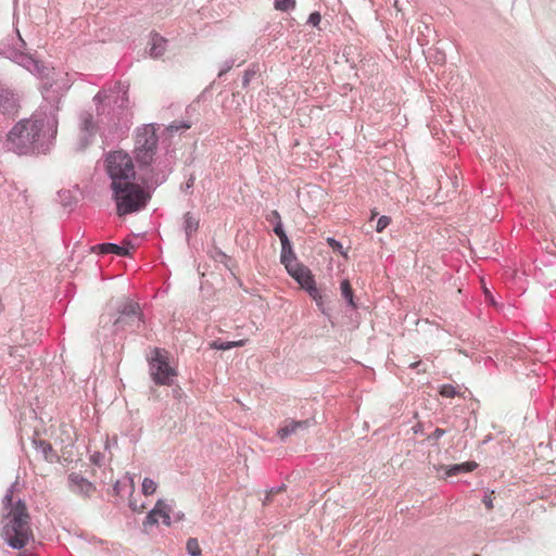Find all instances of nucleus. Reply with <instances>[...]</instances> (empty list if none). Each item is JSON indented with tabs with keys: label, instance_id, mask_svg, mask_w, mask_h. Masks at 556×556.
Returning a JSON list of instances; mask_svg holds the SVG:
<instances>
[{
	"label": "nucleus",
	"instance_id": "39448f33",
	"mask_svg": "<svg viewBox=\"0 0 556 556\" xmlns=\"http://www.w3.org/2000/svg\"><path fill=\"white\" fill-rule=\"evenodd\" d=\"M281 263L285 265L289 275L308 292L312 299L315 301L321 299L320 292L316 288L314 276L306 266L298 262L294 252L291 253V255H286V258H281Z\"/></svg>",
	"mask_w": 556,
	"mask_h": 556
},
{
	"label": "nucleus",
	"instance_id": "bb28decb",
	"mask_svg": "<svg viewBox=\"0 0 556 556\" xmlns=\"http://www.w3.org/2000/svg\"><path fill=\"white\" fill-rule=\"evenodd\" d=\"M129 506L136 513H142L146 509V505H138L137 502L132 498L129 500Z\"/></svg>",
	"mask_w": 556,
	"mask_h": 556
},
{
	"label": "nucleus",
	"instance_id": "4c0bfd02",
	"mask_svg": "<svg viewBox=\"0 0 556 556\" xmlns=\"http://www.w3.org/2000/svg\"><path fill=\"white\" fill-rule=\"evenodd\" d=\"M375 216H377V212H376V211H372V212H371V218H374Z\"/></svg>",
	"mask_w": 556,
	"mask_h": 556
},
{
	"label": "nucleus",
	"instance_id": "f03ea898",
	"mask_svg": "<svg viewBox=\"0 0 556 556\" xmlns=\"http://www.w3.org/2000/svg\"><path fill=\"white\" fill-rule=\"evenodd\" d=\"M112 199L116 204L118 216H125L142 210L150 199L146 189L136 182V180L114 186L111 188Z\"/></svg>",
	"mask_w": 556,
	"mask_h": 556
},
{
	"label": "nucleus",
	"instance_id": "dca6fc26",
	"mask_svg": "<svg viewBox=\"0 0 556 556\" xmlns=\"http://www.w3.org/2000/svg\"><path fill=\"white\" fill-rule=\"evenodd\" d=\"M165 49H166V40L159 34L153 35L152 41H151V49H150L151 56L159 58V56L163 55V53L165 52Z\"/></svg>",
	"mask_w": 556,
	"mask_h": 556
},
{
	"label": "nucleus",
	"instance_id": "6e6552de",
	"mask_svg": "<svg viewBox=\"0 0 556 556\" xmlns=\"http://www.w3.org/2000/svg\"><path fill=\"white\" fill-rule=\"evenodd\" d=\"M160 518L164 525H170V508L163 500H159L155 503L153 509L147 515L143 526H154L159 522Z\"/></svg>",
	"mask_w": 556,
	"mask_h": 556
},
{
	"label": "nucleus",
	"instance_id": "a878e982",
	"mask_svg": "<svg viewBox=\"0 0 556 556\" xmlns=\"http://www.w3.org/2000/svg\"><path fill=\"white\" fill-rule=\"evenodd\" d=\"M493 500H494V491H491L483 497V504L485 505L488 510L493 509Z\"/></svg>",
	"mask_w": 556,
	"mask_h": 556
},
{
	"label": "nucleus",
	"instance_id": "7ed1b4c3",
	"mask_svg": "<svg viewBox=\"0 0 556 556\" xmlns=\"http://www.w3.org/2000/svg\"><path fill=\"white\" fill-rule=\"evenodd\" d=\"M42 128L43 121L41 118L22 119L8 134V141L18 154H26L35 148Z\"/></svg>",
	"mask_w": 556,
	"mask_h": 556
},
{
	"label": "nucleus",
	"instance_id": "9d476101",
	"mask_svg": "<svg viewBox=\"0 0 556 556\" xmlns=\"http://www.w3.org/2000/svg\"><path fill=\"white\" fill-rule=\"evenodd\" d=\"M313 425H315L314 419H306L300 421L289 420L286 421V425L278 430L277 434L280 438V440H285L291 434H295L300 431L307 430Z\"/></svg>",
	"mask_w": 556,
	"mask_h": 556
},
{
	"label": "nucleus",
	"instance_id": "ddd939ff",
	"mask_svg": "<svg viewBox=\"0 0 556 556\" xmlns=\"http://www.w3.org/2000/svg\"><path fill=\"white\" fill-rule=\"evenodd\" d=\"M36 452L48 463H54L58 459V454L53 450L51 443L35 439L33 441Z\"/></svg>",
	"mask_w": 556,
	"mask_h": 556
},
{
	"label": "nucleus",
	"instance_id": "c756f323",
	"mask_svg": "<svg viewBox=\"0 0 556 556\" xmlns=\"http://www.w3.org/2000/svg\"><path fill=\"white\" fill-rule=\"evenodd\" d=\"M445 433V430L441 429V428H437L433 433H432V438L433 439H440L443 434Z\"/></svg>",
	"mask_w": 556,
	"mask_h": 556
},
{
	"label": "nucleus",
	"instance_id": "aec40b11",
	"mask_svg": "<svg viewBox=\"0 0 556 556\" xmlns=\"http://www.w3.org/2000/svg\"><path fill=\"white\" fill-rule=\"evenodd\" d=\"M342 296L349 301V303L354 306L353 302V290L351 283L348 279L343 280L340 286Z\"/></svg>",
	"mask_w": 556,
	"mask_h": 556
},
{
	"label": "nucleus",
	"instance_id": "f8f14e48",
	"mask_svg": "<svg viewBox=\"0 0 556 556\" xmlns=\"http://www.w3.org/2000/svg\"><path fill=\"white\" fill-rule=\"evenodd\" d=\"M478 467V464L476 462H465L462 464H456L453 466H444L440 465L435 467L437 472H440L441 470L444 471V478L456 476L462 472H470L473 471Z\"/></svg>",
	"mask_w": 556,
	"mask_h": 556
},
{
	"label": "nucleus",
	"instance_id": "473e14b6",
	"mask_svg": "<svg viewBox=\"0 0 556 556\" xmlns=\"http://www.w3.org/2000/svg\"><path fill=\"white\" fill-rule=\"evenodd\" d=\"M60 431L62 433H67L70 431V428L66 425H63V426L60 427Z\"/></svg>",
	"mask_w": 556,
	"mask_h": 556
},
{
	"label": "nucleus",
	"instance_id": "1a4fd4ad",
	"mask_svg": "<svg viewBox=\"0 0 556 556\" xmlns=\"http://www.w3.org/2000/svg\"><path fill=\"white\" fill-rule=\"evenodd\" d=\"M141 314L139 305L135 302H126L121 309V315L115 319V325H134L139 324Z\"/></svg>",
	"mask_w": 556,
	"mask_h": 556
},
{
	"label": "nucleus",
	"instance_id": "f704fd0d",
	"mask_svg": "<svg viewBox=\"0 0 556 556\" xmlns=\"http://www.w3.org/2000/svg\"><path fill=\"white\" fill-rule=\"evenodd\" d=\"M271 493H273V492H270V493H268V494L266 495V498H265V501H264V504H268V503H269V500H270V495H271Z\"/></svg>",
	"mask_w": 556,
	"mask_h": 556
},
{
	"label": "nucleus",
	"instance_id": "2eb2a0df",
	"mask_svg": "<svg viewBox=\"0 0 556 556\" xmlns=\"http://www.w3.org/2000/svg\"><path fill=\"white\" fill-rule=\"evenodd\" d=\"M274 232L279 237L281 242V257L286 258V255H291L293 253L292 245L290 240L288 239L285 230L282 229L281 222L279 220L274 228Z\"/></svg>",
	"mask_w": 556,
	"mask_h": 556
},
{
	"label": "nucleus",
	"instance_id": "58836bf2",
	"mask_svg": "<svg viewBox=\"0 0 556 556\" xmlns=\"http://www.w3.org/2000/svg\"><path fill=\"white\" fill-rule=\"evenodd\" d=\"M134 486H135V482H134V480L131 479V488L134 489Z\"/></svg>",
	"mask_w": 556,
	"mask_h": 556
},
{
	"label": "nucleus",
	"instance_id": "f257e3e1",
	"mask_svg": "<svg viewBox=\"0 0 556 556\" xmlns=\"http://www.w3.org/2000/svg\"><path fill=\"white\" fill-rule=\"evenodd\" d=\"M2 504L1 536L9 546L21 549L34 540L26 505L22 501L13 503L12 492L3 497Z\"/></svg>",
	"mask_w": 556,
	"mask_h": 556
},
{
	"label": "nucleus",
	"instance_id": "9b49d317",
	"mask_svg": "<svg viewBox=\"0 0 556 556\" xmlns=\"http://www.w3.org/2000/svg\"><path fill=\"white\" fill-rule=\"evenodd\" d=\"M17 99L7 89H0V110L3 114L14 115L17 112Z\"/></svg>",
	"mask_w": 556,
	"mask_h": 556
},
{
	"label": "nucleus",
	"instance_id": "c85d7f7f",
	"mask_svg": "<svg viewBox=\"0 0 556 556\" xmlns=\"http://www.w3.org/2000/svg\"><path fill=\"white\" fill-rule=\"evenodd\" d=\"M254 75V72H251V71H245L244 72V75H243V86H248L252 76Z\"/></svg>",
	"mask_w": 556,
	"mask_h": 556
},
{
	"label": "nucleus",
	"instance_id": "412c9836",
	"mask_svg": "<svg viewBox=\"0 0 556 556\" xmlns=\"http://www.w3.org/2000/svg\"><path fill=\"white\" fill-rule=\"evenodd\" d=\"M186 548H187V552L190 556H200L201 553H202V549L200 547V544L198 542L197 539L194 538H190L188 541H187V545H186Z\"/></svg>",
	"mask_w": 556,
	"mask_h": 556
},
{
	"label": "nucleus",
	"instance_id": "cd10ccee",
	"mask_svg": "<svg viewBox=\"0 0 556 556\" xmlns=\"http://www.w3.org/2000/svg\"><path fill=\"white\" fill-rule=\"evenodd\" d=\"M320 20H321L320 14L318 12H313V13H311V15L308 17V23L314 26H317L320 23Z\"/></svg>",
	"mask_w": 556,
	"mask_h": 556
},
{
	"label": "nucleus",
	"instance_id": "20e7f679",
	"mask_svg": "<svg viewBox=\"0 0 556 556\" xmlns=\"http://www.w3.org/2000/svg\"><path fill=\"white\" fill-rule=\"evenodd\" d=\"M105 164L111 188L136 180L135 165L129 154L123 151L112 152L106 156Z\"/></svg>",
	"mask_w": 556,
	"mask_h": 556
},
{
	"label": "nucleus",
	"instance_id": "e433bc0d",
	"mask_svg": "<svg viewBox=\"0 0 556 556\" xmlns=\"http://www.w3.org/2000/svg\"><path fill=\"white\" fill-rule=\"evenodd\" d=\"M18 556H36L34 554H20Z\"/></svg>",
	"mask_w": 556,
	"mask_h": 556
},
{
	"label": "nucleus",
	"instance_id": "b1692460",
	"mask_svg": "<svg viewBox=\"0 0 556 556\" xmlns=\"http://www.w3.org/2000/svg\"><path fill=\"white\" fill-rule=\"evenodd\" d=\"M391 223V218L389 216H381L379 217L378 222H377V226H376V230L378 232H382Z\"/></svg>",
	"mask_w": 556,
	"mask_h": 556
},
{
	"label": "nucleus",
	"instance_id": "c9c22d12",
	"mask_svg": "<svg viewBox=\"0 0 556 556\" xmlns=\"http://www.w3.org/2000/svg\"><path fill=\"white\" fill-rule=\"evenodd\" d=\"M77 479H78V477H77V476H75V477H74V476H71V480H72V481H76Z\"/></svg>",
	"mask_w": 556,
	"mask_h": 556
},
{
	"label": "nucleus",
	"instance_id": "6ab92c4d",
	"mask_svg": "<svg viewBox=\"0 0 556 556\" xmlns=\"http://www.w3.org/2000/svg\"><path fill=\"white\" fill-rule=\"evenodd\" d=\"M157 490V483L150 479V478H144L143 481H142V484H141V491L143 493V495L146 496H150L152 494H154Z\"/></svg>",
	"mask_w": 556,
	"mask_h": 556
},
{
	"label": "nucleus",
	"instance_id": "72a5a7b5",
	"mask_svg": "<svg viewBox=\"0 0 556 556\" xmlns=\"http://www.w3.org/2000/svg\"><path fill=\"white\" fill-rule=\"evenodd\" d=\"M273 218H276L278 222L280 220V215L277 211L271 212Z\"/></svg>",
	"mask_w": 556,
	"mask_h": 556
},
{
	"label": "nucleus",
	"instance_id": "7c9ffc66",
	"mask_svg": "<svg viewBox=\"0 0 556 556\" xmlns=\"http://www.w3.org/2000/svg\"><path fill=\"white\" fill-rule=\"evenodd\" d=\"M188 128H190V126H189V125H187V124H184V125H181V126H180V125H170V129H172V130H173V129H175V130H179V129H188Z\"/></svg>",
	"mask_w": 556,
	"mask_h": 556
},
{
	"label": "nucleus",
	"instance_id": "f3484780",
	"mask_svg": "<svg viewBox=\"0 0 556 556\" xmlns=\"http://www.w3.org/2000/svg\"><path fill=\"white\" fill-rule=\"evenodd\" d=\"M247 340H239V341H227V342H223V341H214L211 346L215 350H229L231 348H236V346H243L245 344Z\"/></svg>",
	"mask_w": 556,
	"mask_h": 556
},
{
	"label": "nucleus",
	"instance_id": "2f4dec72",
	"mask_svg": "<svg viewBox=\"0 0 556 556\" xmlns=\"http://www.w3.org/2000/svg\"><path fill=\"white\" fill-rule=\"evenodd\" d=\"M80 483L86 486V492H88L90 489H91V484L89 482H87L86 480L84 479H80Z\"/></svg>",
	"mask_w": 556,
	"mask_h": 556
},
{
	"label": "nucleus",
	"instance_id": "4be33fe9",
	"mask_svg": "<svg viewBox=\"0 0 556 556\" xmlns=\"http://www.w3.org/2000/svg\"><path fill=\"white\" fill-rule=\"evenodd\" d=\"M275 9L278 11H289L295 7V0H275Z\"/></svg>",
	"mask_w": 556,
	"mask_h": 556
},
{
	"label": "nucleus",
	"instance_id": "a211bd4d",
	"mask_svg": "<svg viewBox=\"0 0 556 556\" xmlns=\"http://www.w3.org/2000/svg\"><path fill=\"white\" fill-rule=\"evenodd\" d=\"M198 227H199V220L194 216H192L190 213H187L185 215V229H186L187 236L189 237L191 233L197 231Z\"/></svg>",
	"mask_w": 556,
	"mask_h": 556
},
{
	"label": "nucleus",
	"instance_id": "4468645a",
	"mask_svg": "<svg viewBox=\"0 0 556 556\" xmlns=\"http://www.w3.org/2000/svg\"><path fill=\"white\" fill-rule=\"evenodd\" d=\"M130 249L132 247H126V245H117L114 243H102L97 247V250L101 254H109L113 253L119 256H126L130 254Z\"/></svg>",
	"mask_w": 556,
	"mask_h": 556
},
{
	"label": "nucleus",
	"instance_id": "0eeeda50",
	"mask_svg": "<svg viewBox=\"0 0 556 556\" xmlns=\"http://www.w3.org/2000/svg\"><path fill=\"white\" fill-rule=\"evenodd\" d=\"M157 148L156 130L153 125L139 128L135 140L137 161L142 165H150Z\"/></svg>",
	"mask_w": 556,
	"mask_h": 556
},
{
	"label": "nucleus",
	"instance_id": "423d86ee",
	"mask_svg": "<svg viewBox=\"0 0 556 556\" xmlns=\"http://www.w3.org/2000/svg\"><path fill=\"white\" fill-rule=\"evenodd\" d=\"M150 374L153 381L159 386H172L177 370L169 365L168 353L155 348L149 358Z\"/></svg>",
	"mask_w": 556,
	"mask_h": 556
},
{
	"label": "nucleus",
	"instance_id": "ea45409f",
	"mask_svg": "<svg viewBox=\"0 0 556 556\" xmlns=\"http://www.w3.org/2000/svg\"><path fill=\"white\" fill-rule=\"evenodd\" d=\"M473 556H479L478 554H475Z\"/></svg>",
	"mask_w": 556,
	"mask_h": 556
},
{
	"label": "nucleus",
	"instance_id": "393cba45",
	"mask_svg": "<svg viewBox=\"0 0 556 556\" xmlns=\"http://www.w3.org/2000/svg\"><path fill=\"white\" fill-rule=\"evenodd\" d=\"M327 243L334 250V251H338L340 252L342 255L346 256V254L342 251V244L337 241L336 239L333 238H328L327 239Z\"/></svg>",
	"mask_w": 556,
	"mask_h": 556
},
{
	"label": "nucleus",
	"instance_id": "5701e85b",
	"mask_svg": "<svg viewBox=\"0 0 556 556\" xmlns=\"http://www.w3.org/2000/svg\"><path fill=\"white\" fill-rule=\"evenodd\" d=\"M440 394L444 397H454L456 395V390L452 384H444L440 389Z\"/></svg>",
	"mask_w": 556,
	"mask_h": 556
}]
</instances>
